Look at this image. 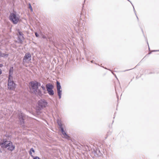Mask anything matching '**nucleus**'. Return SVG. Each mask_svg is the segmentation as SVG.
<instances>
[{"label": "nucleus", "mask_w": 159, "mask_h": 159, "mask_svg": "<svg viewBox=\"0 0 159 159\" xmlns=\"http://www.w3.org/2000/svg\"><path fill=\"white\" fill-rule=\"evenodd\" d=\"M16 12L10 13L9 19L14 24H17L19 20V18Z\"/></svg>", "instance_id": "nucleus-1"}, {"label": "nucleus", "mask_w": 159, "mask_h": 159, "mask_svg": "<svg viewBox=\"0 0 159 159\" xmlns=\"http://www.w3.org/2000/svg\"><path fill=\"white\" fill-rule=\"evenodd\" d=\"M13 78H12L11 76L10 77H8V88L11 90H14L16 87V84L12 80Z\"/></svg>", "instance_id": "nucleus-2"}, {"label": "nucleus", "mask_w": 159, "mask_h": 159, "mask_svg": "<svg viewBox=\"0 0 159 159\" xmlns=\"http://www.w3.org/2000/svg\"><path fill=\"white\" fill-rule=\"evenodd\" d=\"M38 110H41L46 107L48 102L44 99H41L38 101Z\"/></svg>", "instance_id": "nucleus-3"}, {"label": "nucleus", "mask_w": 159, "mask_h": 159, "mask_svg": "<svg viewBox=\"0 0 159 159\" xmlns=\"http://www.w3.org/2000/svg\"><path fill=\"white\" fill-rule=\"evenodd\" d=\"M31 85L34 92H37L39 86L41 85V84L36 81H32L30 82Z\"/></svg>", "instance_id": "nucleus-4"}, {"label": "nucleus", "mask_w": 159, "mask_h": 159, "mask_svg": "<svg viewBox=\"0 0 159 159\" xmlns=\"http://www.w3.org/2000/svg\"><path fill=\"white\" fill-rule=\"evenodd\" d=\"M46 87L49 95H53L54 94V91L52 90L53 88V85L50 84H47L46 85Z\"/></svg>", "instance_id": "nucleus-5"}, {"label": "nucleus", "mask_w": 159, "mask_h": 159, "mask_svg": "<svg viewBox=\"0 0 159 159\" xmlns=\"http://www.w3.org/2000/svg\"><path fill=\"white\" fill-rule=\"evenodd\" d=\"M31 56L30 53H27L25 54L23 59V61L24 62H27L31 60Z\"/></svg>", "instance_id": "nucleus-6"}, {"label": "nucleus", "mask_w": 159, "mask_h": 159, "mask_svg": "<svg viewBox=\"0 0 159 159\" xmlns=\"http://www.w3.org/2000/svg\"><path fill=\"white\" fill-rule=\"evenodd\" d=\"M8 142L7 139H3L0 142V145L2 148H7L8 147Z\"/></svg>", "instance_id": "nucleus-7"}, {"label": "nucleus", "mask_w": 159, "mask_h": 159, "mask_svg": "<svg viewBox=\"0 0 159 159\" xmlns=\"http://www.w3.org/2000/svg\"><path fill=\"white\" fill-rule=\"evenodd\" d=\"M18 117L20 125L23 126L24 124V121L25 117L24 114L22 113H20Z\"/></svg>", "instance_id": "nucleus-8"}, {"label": "nucleus", "mask_w": 159, "mask_h": 159, "mask_svg": "<svg viewBox=\"0 0 159 159\" xmlns=\"http://www.w3.org/2000/svg\"><path fill=\"white\" fill-rule=\"evenodd\" d=\"M7 149L8 150L12 151L14 150L15 146L11 142L9 141Z\"/></svg>", "instance_id": "nucleus-9"}, {"label": "nucleus", "mask_w": 159, "mask_h": 159, "mask_svg": "<svg viewBox=\"0 0 159 159\" xmlns=\"http://www.w3.org/2000/svg\"><path fill=\"white\" fill-rule=\"evenodd\" d=\"M18 33L19 34V35L18 37V40L20 42H22V40L24 39V37L23 34L21 32L19 31Z\"/></svg>", "instance_id": "nucleus-10"}, {"label": "nucleus", "mask_w": 159, "mask_h": 159, "mask_svg": "<svg viewBox=\"0 0 159 159\" xmlns=\"http://www.w3.org/2000/svg\"><path fill=\"white\" fill-rule=\"evenodd\" d=\"M62 137L63 138L66 139H69V136L66 133L65 131L64 132L62 133Z\"/></svg>", "instance_id": "nucleus-11"}, {"label": "nucleus", "mask_w": 159, "mask_h": 159, "mask_svg": "<svg viewBox=\"0 0 159 159\" xmlns=\"http://www.w3.org/2000/svg\"><path fill=\"white\" fill-rule=\"evenodd\" d=\"M9 77H10L11 76L12 78H13L12 75L13 74V67H11L9 69Z\"/></svg>", "instance_id": "nucleus-12"}, {"label": "nucleus", "mask_w": 159, "mask_h": 159, "mask_svg": "<svg viewBox=\"0 0 159 159\" xmlns=\"http://www.w3.org/2000/svg\"><path fill=\"white\" fill-rule=\"evenodd\" d=\"M57 123L58 125L59 126V128L63 126V125L62 124L61 121L60 120H57Z\"/></svg>", "instance_id": "nucleus-13"}, {"label": "nucleus", "mask_w": 159, "mask_h": 159, "mask_svg": "<svg viewBox=\"0 0 159 159\" xmlns=\"http://www.w3.org/2000/svg\"><path fill=\"white\" fill-rule=\"evenodd\" d=\"M57 89H61V87L60 85V83L58 81H57Z\"/></svg>", "instance_id": "nucleus-14"}, {"label": "nucleus", "mask_w": 159, "mask_h": 159, "mask_svg": "<svg viewBox=\"0 0 159 159\" xmlns=\"http://www.w3.org/2000/svg\"><path fill=\"white\" fill-rule=\"evenodd\" d=\"M35 93H37L38 95L39 96H41L42 95L41 91L39 89H38L37 92H34Z\"/></svg>", "instance_id": "nucleus-15"}, {"label": "nucleus", "mask_w": 159, "mask_h": 159, "mask_svg": "<svg viewBox=\"0 0 159 159\" xmlns=\"http://www.w3.org/2000/svg\"><path fill=\"white\" fill-rule=\"evenodd\" d=\"M31 151L33 152H35L34 149L33 148H32L30 149V151L29 152V153L30 154V155L31 156H32V153L31 152Z\"/></svg>", "instance_id": "nucleus-16"}, {"label": "nucleus", "mask_w": 159, "mask_h": 159, "mask_svg": "<svg viewBox=\"0 0 159 159\" xmlns=\"http://www.w3.org/2000/svg\"><path fill=\"white\" fill-rule=\"evenodd\" d=\"M8 55L4 53H1V57H5L7 56Z\"/></svg>", "instance_id": "nucleus-17"}, {"label": "nucleus", "mask_w": 159, "mask_h": 159, "mask_svg": "<svg viewBox=\"0 0 159 159\" xmlns=\"http://www.w3.org/2000/svg\"><path fill=\"white\" fill-rule=\"evenodd\" d=\"M57 90L58 95L61 94L62 91L61 89H57Z\"/></svg>", "instance_id": "nucleus-18"}, {"label": "nucleus", "mask_w": 159, "mask_h": 159, "mask_svg": "<svg viewBox=\"0 0 159 159\" xmlns=\"http://www.w3.org/2000/svg\"><path fill=\"white\" fill-rule=\"evenodd\" d=\"M59 128L60 129L61 133L64 132L65 131H64V129L63 126L59 127Z\"/></svg>", "instance_id": "nucleus-19"}, {"label": "nucleus", "mask_w": 159, "mask_h": 159, "mask_svg": "<svg viewBox=\"0 0 159 159\" xmlns=\"http://www.w3.org/2000/svg\"><path fill=\"white\" fill-rule=\"evenodd\" d=\"M29 8L30 9L31 11H33V9L30 3L29 4Z\"/></svg>", "instance_id": "nucleus-20"}, {"label": "nucleus", "mask_w": 159, "mask_h": 159, "mask_svg": "<svg viewBox=\"0 0 159 159\" xmlns=\"http://www.w3.org/2000/svg\"><path fill=\"white\" fill-rule=\"evenodd\" d=\"M31 157H33V159H39V157L37 156L34 157L32 156Z\"/></svg>", "instance_id": "nucleus-21"}, {"label": "nucleus", "mask_w": 159, "mask_h": 159, "mask_svg": "<svg viewBox=\"0 0 159 159\" xmlns=\"http://www.w3.org/2000/svg\"><path fill=\"white\" fill-rule=\"evenodd\" d=\"M41 87L43 91H45V87L43 85L42 86H41Z\"/></svg>", "instance_id": "nucleus-22"}, {"label": "nucleus", "mask_w": 159, "mask_h": 159, "mask_svg": "<svg viewBox=\"0 0 159 159\" xmlns=\"http://www.w3.org/2000/svg\"><path fill=\"white\" fill-rule=\"evenodd\" d=\"M35 36L37 37H38L39 36V34H38V33L37 32H36L35 33Z\"/></svg>", "instance_id": "nucleus-23"}, {"label": "nucleus", "mask_w": 159, "mask_h": 159, "mask_svg": "<svg viewBox=\"0 0 159 159\" xmlns=\"http://www.w3.org/2000/svg\"><path fill=\"white\" fill-rule=\"evenodd\" d=\"M133 8H134V12L135 13V15H136V16H137V19H138V17L137 16V15H136V14L135 11V9H134V7H133Z\"/></svg>", "instance_id": "nucleus-24"}, {"label": "nucleus", "mask_w": 159, "mask_h": 159, "mask_svg": "<svg viewBox=\"0 0 159 159\" xmlns=\"http://www.w3.org/2000/svg\"><path fill=\"white\" fill-rule=\"evenodd\" d=\"M58 96H59V99H60L61 98V94H59V95H58Z\"/></svg>", "instance_id": "nucleus-25"}, {"label": "nucleus", "mask_w": 159, "mask_h": 159, "mask_svg": "<svg viewBox=\"0 0 159 159\" xmlns=\"http://www.w3.org/2000/svg\"><path fill=\"white\" fill-rule=\"evenodd\" d=\"M2 70L0 69V75L2 74Z\"/></svg>", "instance_id": "nucleus-26"}, {"label": "nucleus", "mask_w": 159, "mask_h": 159, "mask_svg": "<svg viewBox=\"0 0 159 159\" xmlns=\"http://www.w3.org/2000/svg\"><path fill=\"white\" fill-rule=\"evenodd\" d=\"M3 66V65L2 64H0V67H1Z\"/></svg>", "instance_id": "nucleus-27"}, {"label": "nucleus", "mask_w": 159, "mask_h": 159, "mask_svg": "<svg viewBox=\"0 0 159 159\" xmlns=\"http://www.w3.org/2000/svg\"><path fill=\"white\" fill-rule=\"evenodd\" d=\"M153 52H156V51H159V50H154L153 51Z\"/></svg>", "instance_id": "nucleus-28"}, {"label": "nucleus", "mask_w": 159, "mask_h": 159, "mask_svg": "<svg viewBox=\"0 0 159 159\" xmlns=\"http://www.w3.org/2000/svg\"><path fill=\"white\" fill-rule=\"evenodd\" d=\"M1 52H0V57H1Z\"/></svg>", "instance_id": "nucleus-29"}]
</instances>
